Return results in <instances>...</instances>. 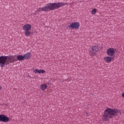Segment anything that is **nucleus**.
I'll return each mask as SVG.
<instances>
[{
	"instance_id": "obj_8",
	"label": "nucleus",
	"mask_w": 124,
	"mask_h": 124,
	"mask_svg": "<svg viewBox=\"0 0 124 124\" xmlns=\"http://www.w3.org/2000/svg\"><path fill=\"white\" fill-rule=\"evenodd\" d=\"M116 50L113 48H109L107 50V54L108 56L113 57L115 55Z\"/></svg>"
},
{
	"instance_id": "obj_17",
	"label": "nucleus",
	"mask_w": 124,
	"mask_h": 124,
	"mask_svg": "<svg viewBox=\"0 0 124 124\" xmlns=\"http://www.w3.org/2000/svg\"><path fill=\"white\" fill-rule=\"evenodd\" d=\"M1 89H2V87H1V86H0V91H1Z\"/></svg>"
},
{
	"instance_id": "obj_12",
	"label": "nucleus",
	"mask_w": 124,
	"mask_h": 124,
	"mask_svg": "<svg viewBox=\"0 0 124 124\" xmlns=\"http://www.w3.org/2000/svg\"><path fill=\"white\" fill-rule=\"evenodd\" d=\"M40 89L43 92H44L46 89H47V84L46 83H43L40 85Z\"/></svg>"
},
{
	"instance_id": "obj_1",
	"label": "nucleus",
	"mask_w": 124,
	"mask_h": 124,
	"mask_svg": "<svg viewBox=\"0 0 124 124\" xmlns=\"http://www.w3.org/2000/svg\"><path fill=\"white\" fill-rule=\"evenodd\" d=\"M64 5H67V3H62L58 2L57 3H48L46 4L45 6L40 7L37 10L36 12L39 13L41 11L43 12H47L48 11H52L53 10H56L62 7V6H64Z\"/></svg>"
},
{
	"instance_id": "obj_6",
	"label": "nucleus",
	"mask_w": 124,
	"mask_h": 124,
	"mask_svg": "<svg viewBox=\"0 0 124 124\" xmlns=\"http://www.w3.org/2000/svg\"><path fill=\"white\" fill-rule=\"evenodd\" d=\"M91 50H90L89 54L91 57L95 56L96 52L98 51V46H91Z\"/></svg>"
},
{
	"instance_id": "obj_13",
	"label": "nucleus",
	"mask_w": 124,
	"mask_h": 124,
	"mask_svg": "<svg viewBox=\"0 0 124 124\" xmlns=\"http://www.w3.org/2000/svg\"><path fill=\"white\" fill-rule=\"evenodd\" d=\"M23 56L24 57V60H30L31 57V53L28 52L24 54Z\"/></svg>"
},
{
	"instance_id": "obj_11",
	"label": "nucleus",
	"mask_w": 124,
	"mask_h": 124,
	"mask_svg": "<svg viewBox=\"0 0 124 124\" xmlns=\"http://www.w3.org/2000/svg\"><path fill=\"white\" fill-rule=\"evenodd\" d=\"M46 72L45 70H38L36 68L33 69V73H34V74H36V73H39V74H44Z\"/></svg>"
},
{
	"instance_id": "obj_19",
	"label": "nucleus",
	"mask_w": 124,
	"mask_h": 124,
	"mask_svg": "<svg viewBox=\"0 0 124 124\" xmlns=\"http://www.w3.org/2000/svg\"><path fill=\"white\" fill-rule=\"evenodd\" d=\"M87 116H90V114L87 113Z\"/></svg>"
},
{
	"instance_id": "obj_16",
	"label": "nucleus",
	"mask_w": 124,
	"mask_h": 124,
	"mask_svg": "<svg viewBox=\"0 0 124 124\" xmlns=\"http://www.w3.org/2000/svg\"><path fill=\"white\" fill-rule=\"evenodd\" d=\"M122 96L123 97V98H124V92L123 93H122Z\"/></svg>"
},
{
	"instance_id": "obj_3",
	"label": "nucleus",
	"mask_w": 124,
	"mask_h": 124,
	"mask_svg": "<svg viewBox=\"0 0 124 124\" xmlns=\"http://www.w3.org/2000/svg\"><path fill=\"white\" fill-rule=\"evenodd\" d=\"M118 115H121L120 110L107 108L105 110L104 113L102 116V119L105 122H108L110 119H112V118Z\"/></svg>"
},
{
	"instance_id": "obj_9",
	"label": "nucleus",
	"mask_w": 124,
	"mask_h": 124,
	"mask_svg": "<svg viewBox=\"0 0 124 124\" xmlns=\"http://www.w3.org/2000/svg\"><path fill=\"white\" fill-rule=\"evenodd\" d=\"M9 117H7L4 114L0 115V122H3V123H7L9 122Z\"/></svg>"
},
{
	"instance_id": "obj_7",
	"label": "nucleus",
	"mask_w": 124,
	"mask_h": 124,
	"mask_svg": "<svg viewBox=\"0 0 124 124\" xmlns=\"http://www.w3.org/2000/svg\"><path fill=\"white\" fill-rule=\"evenodd\" d=\"M68 28L70 29L78 30L80 28V23L78 22H73L68 26Z\"/></svg>"
},
{
	"instance_id": "obj_5",
	"label": "nucleus",
	"mask_w": 124,
	"mask_h": 124,
	"mask_svg": "<svg viewBox=\"0 0 124 124\" xmlns=\"http://www.w3.org/2000/svg\"><path fill=\"white\" fill-rule=\"evenodd\" d=\"M22 29L24 31L25 36H30L31 34V25L28 23L26 24L23 26Z\"/></svg>"
},
{
	"instance_id": "obj_14",
	"label": "nucleus",
	"mask_w": 124,
	"mask_h": 124,
	"mask_svg": "<svg viewBox=\"0 0 124 124\" xmlns=\"http://www.w3.org/2000/svg\"><path fill=\"white\" fill-rule=\"evenodd\" d=\"M17 61H23V60H25L24 55H20L17 56Z\"/></svg>"
},
{
	"instance_id": "obj_2",
	"label": "nucleus",
	"mask_w": 124,
	"mask_h": 124,
	"mask_svg": "<svg viewBox=\"0 0 124 124\" xmlns=\"http://www.w3.org/2000/svg\"><path fill=\"white\" fill-rule=\"evenodd\" d=\"M64 5H67V3H62L58 2L57 3H48L46 4L45 6L40 7L37 10L36 12L39 13L41 11L43 12H47L48 11H52L53 10H56L62 7V6H64Z\"/></svg>"
},
{
	"instance_id": "obj_4",
	"label": "nucleus",
	"mask_w": 124,
	"mask_h": 124,
	"mask_svg": "<svg viewBox=\"0 0 124 124\" xmlns=\"http://www.w3.org/2000/svg\"><path fill=\"white\" fill-rule=\"evenodd\" d=\"M14 56H0V66L4 67L5 65H8L10 63H13L15 62Z\"/></svg>"
},
{
	"instance_id": "obj_18",
	"label": "nucleus",
	"mask_w": 124,
	"mask_h": 124,
	"mask_svg": "<svg viewBox=\"0 0 124 124\" xmlns=\"http://www.w3.org/2000/svg\"><path fill=\"white\" fill-rule=\"evenodd\" d=\"M73 5V3H71L70 4V5Z\"/></svg>"
},
{
	"instance_id": "obj_10",
	"label": "nucleus",
	"mask_w": 124,
	"mask_h": 124,
	"mask_svg": "<svg viewBox=\"0 0 124 124\" xmlns=\"http://www.w3.org/2000/svg\"><path fill=\"white\" fill-rule=\"evenodd\" d=\"M114 59L112 56H106L104 57V61H105V62L107 63H109L112 62V60Z\"/></svg>"
},
{
	"instance_id": "obj_15",
	"label": "nucleus",
	"mask_w": 124,
	"mask_h": 124,
	"mask_svg": "<svg viewBox=\"0 0 124 124\" xmlns=\"http://www.w3.org/2000/svg\"><path fill=\"white\" fill-rule=\"evenodd\" d=\"M96 12H97V10H96L95 8H93L92 9L91 13L92 14V15H94L96 14Z\"/></svg>"
}]
</instances>
